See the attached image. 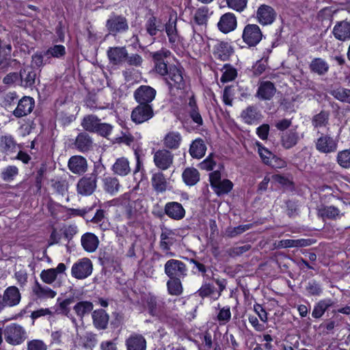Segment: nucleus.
<instances>
[{"mask_svg": "<svg viewBox=\"0 0 350 350\" xmlns=\"http://www.w3.org/2000/svg\"><path fill=\"white\" fill-rule=\"evenodd\" d=\"M156 90L149 85H141L133 94L135 100L139 104H150L155 98Z\"/></svg>", "mask_w": 350, "mask_h": 350, "instance_id": "nucleus-15", "label": "nucleus"}, {"mask_svg": "<svg viewBox=\"0 0 350 350\" xmlns=\"http://www.w3.org/2000/svg\"><path fill=\"white\" fill-rule=\"evenodd\" d=\"M214 55L221 61H226L230 56L228 44L224 42H218L214 48Z\"/></svg>", "mask_w": 350, "mask_h": 350, "instance_id": "nucleus-45", "label": "nucleus"}, {"mask_svg": "<svg viewBox=\"0 0 350 350\" xmlns=\"http://www.w3.org/2000/svg\"><path fill=\"white\" fill-rule=\"evenodd\" d=\"M187 265L176 259L168 260L164 265V272L169 278L183 279L187 275Z\"/></svg>", "mask_w": 350, "mask_h": 350, "instance_id": "nucleus-4", "label": "nucleus"}, {"mask_svg": "<svg viewBox=\"0 0 350 350\" xmlns=\"http://www.w3.org/2000/svg\"><path fill=\"white\" fill-rule=\"evenodd\" d=\"M129 66L139 67L141 66L143 62V58L138 54L129 55L127 53V57L125 61Z\"/></svg>", "mask_w": 350, "mask_h": 350, "instance_id": "nucleus-63", "label": "nucleus"}, {"mask_svg": "<svg viewBox=\"0 0 350 350\" xmlns=\"http://www.w3.org/2000/svg\"><path fill=\"white\" fill-rule=\"evenodd\" d=\"M19 77L21 86L32 88L36 81V73L31 67L27 66L20 70Z\"/></svg>", "mask_w": 350, "mask_h": 350, "instance_id": "nucleus-26", "label": "nucleus"}, {"mask_svg": "<svg viewBox=\"0 0 350 350\" xmlns=\"http://www.w3.org/2000/svg\"><path fill=\"white\" fill-rule=\"evenodd\" d=\"M33 106V99L29 96H24L19 100L13 114L16 118L25 116L31 112Z\"/></svg>", "mask_w": 350, "mask_h": 350, "instance_id": "nucleus-19", "label": "nucleus"}, {"mask_svg": "<svg viewBox=\"0 0 350 350\" xmlns=\"http://www.w3.org/2000/svg\"><path fill=\"white\" fill-rule=\"evenodd\" d=\"M40 278L44 283L51 284L56 280L57 274L54 269H48L41 272Z\"/></svg>", "mask_w": 350, "mask_h": 350, "instance_id": "nucleus-55", "label": "nucleus"}, {"mask_svg": "<svg viewBox=\"0 0 350 350\" xmlns=\"http://www.w3.org/2000/svg\"><path fill=\"white\" fill-rule=\"evenodd\" d=\"M165 80L170 89L174 88L177 90H183L186 85L183 69L176 66L169 67V72L165 76Z\"/></svg>", "mask_w": 350, "mask_h": 350, "instance_id": "nucleus-6", "label": "nucleus"}, {"mask_svg": "<svg viewBox=\"0 0 350 350\" xmlns=\"http://www.w3.org/2000/svg\"><path fill=\"white\" fill-rule=\"evenodd\" d=\"M18 170L16 166L10 165L7 167L2 172V178L5 181H10L18 174Z\"/></svg>", "mask_w": 350, "mask_h": 350, "instance_id": "nucleus-59", "label": "nucleus"}, {"mask_svg": "<svg viewBox=\"0 0 350 350\" xmlns=\"http://www.w3.org/2000/svg\"><path fill=\"white\" fill-rule=\"evenodd\" d=\"M16 146L15 142L11 136H3L0 141V148L3 152L12 151Z\"/></svg>", "mask_w": 350, "mask_h": 350, "instance_id": "nucleus-51", "label": "nucleus"}, {"mask_svg": "<svg viewBox=\"0 0 350 350\" xmlns=\"http://www.w3.org/2000/svg\"><path fill=\"white\" fill-rule=\"evenodd\" d=\"M310 69L319 75H323L328 71L329 65L321 58H314L310 64Z\"/></svg>", "mask_w": 350, "mask_h": 350, "instance_id": "nucleus-41", "label": "nucleus"}, {"mask_svg": "<svg viewBox=\"0 0 350 350\" xmlns=\"http://www.w3.org/2000/svg\"><path fill=\"white\" fill-rule=\"evenodd\" d=\"M109 33L113 36L126 32L129 29L127 19L121 15H113L106 22Z\"/></svg>", "mask_w": 350, "mask_h": 350, "instance_id": "nucleus-12", "label": "nucleus"}, {"mask_svg": "<svg viewBox=\"0 0 350 350\" xmlns=\"http://www.w3.org/2000/svg\"><path fill=\"white\" fill-rule=\"evenodd\" d=\"M228 8L237 12H242L247 6V0H226Z\"/></svg>", "mask_w": 350, "mask_h": 350, "instance_id": "nucleus-56", "label": "nucleus"}, {"mask_svg": "<svg viewBox=\"0 0 350 350\" xmlns=\"http://www.w3.org/2000/svg\"><path fill=\"white\" fill-rule=\"evenodd\" d=\"M237 21L235 15L230 12L223 14L217 23V27L220 31L228 33L236 29Z\"/></svg>", "mask_w": 350, "mask_h": 350, "instance_id": "nucleus-18", "label": "nucleus"}, {"mask_svg": "<svg viewBox=\"0 0 350 350\" xmlns=\"http://www.w3.org/2000/svg\"><path fill=\"white\" fill-rule=\"evenodd\" d=\"M215 292V287L208 283L204 284L200 289L197 291V293L202 298L206 297L213 295Z\"/></svg>", "mask_w": 350, "mask_h": 350, "instance_id": "nucleus-61", "label": "nucleus"}, {"mask_svg": "<svg viewBox=\"0 0 350 350\" xmlns=\"http://www.w3.org/2000/svg\"><path fill=\"white\" fill-rule=\"evenodd\" d=\"M127 50L125 46L109 47L107 54L109 62L116 66L122 65L127 57Z\"/></svg>", "mask_w": 350, "mask_h": 350, "instance_id": "nucleus-16", "label": "nucleus"}, {"mask_svg": "<svg viewBox=\"0 0 350 350\" xmlns=\"http://www.w3.org/2000/svg\"><path fill=\"white\" fill-rule=\"evenodd\" d=\"M171 52L167 49H161L152 54V58L154 62V70L157 73L161 76H166L169 72V67L164 59L168 57Z\"/></svg>", "mask_w": 350, "mask_h": 350, "instance_id": "nucleus-14", "label": "nucleus"}, {"mask_svg": "<svg viewBox=\"0 0 350 350\" xmlns=\"http://www.w3.org/2000/svg\"><path fill=\"white\" fill-rule=\"evenodd\" d=\"M182 141L181 135L176 131L168 132L163 139V146L170 150H176Z\"/></svg>", "mask_w": 350, "mask_h": 350, "instance_id": "nucleus-31", "label": "nucleus"}, {"mask_svg": "<svg viewBox=\"0 0 350 350\" xmlns=\"http://www.w3.org/2000/svg\"><path fill=\"white\" fill-rule=\"evenodd\" d=\"M262 33L260 27L256 24L247 25L243 31L242 38L249 46H256L262 40Z\"/></svg>", "mask_w": 350, "mask_h": 350, "instance_id": "nucleus-11", "label": "nucleus"}, {"mask_svg": "<svg viewBox=\"0 0 350 350\" xmlns=\"http://www.w3.org/2000/svg\"><path fill=\"white\" fill-rule=\"evenodd\" d=\"M93 304L88 301L78 302L73 308L78 317L82 319L85 314L90 313L93 310Z\"/></svg>", "mask_w": 350, "mask_h": 350, "instance_id": "nucleus-44", "label": "nucleus"}, {"mask_svg": "<svg viewBox=\"0 0 350 350\" xmlns=\"http://www.w3.org/2000/svg\"><path fill=\"white\" fill-rule=\"evenodd\" d=\"M337 162L343 168L350 167V150L340 151L337 154Z\"/></svg>", "mask_w": 350, "mask_h": 350, "instance_id": "nucleus-53", "label": "nucleus"}, {"mask_svg": "<svg viewBox=\"0 0 350 350\" xmlns=\"http://www.w3.org/2000/svg\"><path fill=\"white\" fill-rule=\"evenodd\" d=\"M258 21L263 25L271 24L275 19L276 12L271 6L261 5L256 12Z\"/></svg>", "mask_w": 350, "mask_h": 350, "instance_id": "nucleus-17", "label": "nucleus"}, {"mask_svg": "<svg viewBox=\"0 0 350 350\" xmlns=\"http://www.w3.org/2000/svg\"><path fill=\"white\" fill-rule=\"evenodd\" d=\"M315 141V148L319 152L329 154L337 150L338 140L329 134L320 133Z\"/></svg>", "mask_w": 350, "mask_h": 350, "instance_id": "nucleus-3", "label": "nucleus"}, {"mask_svg": "<svg viewBox=\"0 0 350 350\" xmlns=\"http://www.w3.org/2000/svg\"><path fill=\"white\" fill-rule=\"evenodd\" d=\"M329 94L336 100L350 104V89L338 86L331 89Z\"/></svg>", "mask_w": 350, "mask_h": 350, "instance_id": "nucleus-39", "label": "nucleus"}, {"mask_svg": "<svg viewBox=\"0 0 350 350\" xmlns=\"http://www.w3.org/2000/svg\"><path fill=\"white\" fill-rule=\"evenodd\" d=\"M33 293L38 299L54 298L57 293L51 288L40 284L37 281L32 288Z\"/></svg>", "mask_w": 350, "mask_h": 350, "instance_id": "nucleus-35", "label": "nucleus"}, {"mask_svg": "<svg viewBox=\"0 0 350 350\" xmlns=\"http://www.w3.org/2000/svg\"><path fill=\"white\" fill-rule=\"evenodd\" d=\"M184 183L189 186L195 185L200 180V173L194 167H187L183 172Z\"/></svg>", "mask_w": 350, "mask_h": 350, "instance_id": "nucleus-38", "label": "nucleus"}, {"mask_svg": "<svg viewBox=\"0 0 350 350\" xmlns=\"http://www.w3.org/2000/svg\"><path fill=\"white\" fill-rule=\"evenodd\" d=\"M154 116V111L150 104H139L135 107L131 115V120L137 124L148 121Z\"/></svg>", "mask_w": 350, "mask_h": 350, "instance_id": "nucleus-9", "label": "nucleus"}, {"mask_svg": "<svg viewBox=\"0 0 350 350\" xmlns=\"http://www.w3.org/2000/svg\"><path fill=\"white\" fill-rule=\"evenodd\" d=\"M299 140V133L293 129L284 133L281 136V144L285 149H290L294 147Z\"/></svg>", "mask_w": 350, "mask_h": 350, "instance_id": "nucleus-33", "label": "nucleus"}, {"mask_svg": "<svg viewBox=\"0 0 350 350\" xmlns=\"http://www.w3.org/2000/svg\"><path fill=\"white\" fill-rule=\"evenodd\" d=\"M119 180L116 177L107 176L103 179L104 190L111 195L116 194L120 189Z\"/></svg>", "mask_w": 350, "mask_h": 350, "instance_id": "nucleus-42", "label": "nucleus"}, {"mask_svg": "<svg viewBox=\"0 0 350 350\" xmlns=\"http://www.w3.org/2000/svg\"><path fill=\"white\" fill-rule=\"evenodd\" d=\"M236 94V90L234 86H227L225 88L223 94V101L227 105L232 106V96Z\"/></svg>", "mask_w": 350, "mask_h": 350, "instance_id": "nucleus-58", "label": "nucleus"}, {"mask_svg": "<svg viewBox=\"0 0 350 350\" xmlns=\"http://www.w3.org/2000/svg\"><path fill=\"white\" fill-rule=\"evenodd\" d=\"M165 213L171 219L180 220L185 215V210L176 202H167L164 207Z\"/></svg>", "mask_w": 350, "mask_h": 350, "instance_id": "nucleus-22", "label": "nucleus"}, {"mask_svg": "<svg viewBox=\"0 0 350 350\" xmlns=\"http://www.w3.org/2000/svg\"><path fill=\"white\" fill-rule=\"evenodd\" d=\"M174 154L167 149L158 150L154 154V163L161 170L169 169L173 164Z\"/></svg>", "mask_w": 350, "mask_h": 350, "instance_id": "nucleus-13", "label": "nucleus"}, {"mask_svg": "<svg viewBox=\"0 0 350 350\" xmlns=\"http://www.w3.org/2000/svg\"><path fill=\"white\" fill-rule=\"evenodd\" d=\"M312 241L310 239H286L282 240L280 243L283 247H301L310 245Z\"/></svg>", "mask_w": 350, "mask_h": 350, "instance_id": "nucleus-48", "label": "nucleus"}, {"mask_svg": "<svg viewBox=\"0 0 350 350\" xmlns=\"http://www.w3.org/2000/svg\"><path fill=\"white\" fill-rule=\"evenodd\" d=\"M3 297L5 304L12 307L20 303L21 295L18 288L12 286L5 289Z\"/></svg>", "mask_w": 350, "mask_h": 350, "instance_id": "nucleus-27", "label": "nucleus"}, {"mask_svg": "<svg viewBox=\"0 0 350 350\" xmlns=\"http://www.w3.org/2000/svg\"><path fill=\"white\" fill-rule=\"evenodd\" d=\"M81 243L83 248L88 252H94L98 247V238L93 233L86 232L82 235Z\"/></svg>", "mask_w": 350, "mask_h": 350, "instance_id": "nucleus-28", "label": "nucleus"}, {"mask_svg": "<svg viewBox=\"0 0 350 350\" xmlns=\"http://www.w3.org/2000/svg\"><path fill=\"white\" fill-rule=\"evenodd\" d=\"M126 350H146V340L139 334L133 333L125 341Z\"/></svg>", "mask_w": 350, "mask_h": 350, "instance_id": "nucleus-24", "label": "nucleus"}, {"mask_svg": "<svg viewBox=\"0 0 350 350\" xmlns=\"http://www.w3.org/2000/svg\"><path fill=\"white\" fill-rule=\"evenodd\" d=\"M165 32L169 39V42L175 44L179 42L180 37L178 34L176 29V20H169L168 23L165 25Z\"/></svg>", "mask_w": 350, "mask_h": 350, "instance_id": "nucleus-40", "label": "nucleus"}, {"mask_svg": "<svg viewBox=\"0 0 350 350\" xmlns=\"http://www.w3.org/2000/svg\"><path fill=\"white\" fill-rule=\"evenodd\" d=\"M152 185L157 192H163L166 190L167 182L163 173L157 172L152 175Z\"/></svg>", "mask_w": 350, "mask_h": 350, "instance_id": "nucleus-43", "label": "nucleus"}, {"mask_svg": "<svg viewBox=\"0 0 350 350\" xmlns=\"http://www.w3.org/2000/svg\"><path fill=\"white\" fill-rule=\"evenodd\" d=\"M25 334L23 327L15 323L8 325L3 332L5 341L12 345L21 344L25 339Z\"/></svg>", "mask_w": 350, "mask_h": 350, "instance_id": "nucleus-5", "label": "nucleus"}, {"mask_svg": "<svg viewBox=\"0 0 350 350\" xmlns=\"http://www.w3.org/2000/svg\"><path fill=\"white\" fill-rule=\"evenodd\" d=\"M66 54V49L63 45L57 44L54 45L52 47H50L47 49V51L44 53V55L49 57H53L55 58H60Z\"/></svg>", "mask_w": 350, "mask_h": 350, "instance_id": "nucleus-50", "label": "nucleus"}, {"mask_svg": "<svg viewBox=\"0 0 350 350\" xmlns=\"http://www.w3.org/2000/svg\"><path fill=\"white\" fill-rule=\"evenodd\" d=\"M53 187L59 194L64 196L68 191V183L65 180H57L53 184Z\"/></svg>", "mask_w": 350, "mask_h": 350, "instance_id": "nucleus-62", "label": "nucleus"}, {"mask_svg": "<svg viewBox=\"0 0 350 350\" xmlns=\"http://www.w3.org/2000/svg\"><path fill=\"white\" fill-rule=\"evenodd\" d=\"M93 324L98 329H105L107 327L109 317L103 309L96 310L92 312Z\"/></svg>", "mask_w": 350, "mask_h": 350, "instance_id": "nucleus-29", "label": "nucleus"}, {"mask_svg": "<svg viewBox=\"0 0 350 350\" xmlns=\"http://www.w3.org/2000/svg\"><path fill=\"white\" fill-rule=\"evenodd\" d=\"M329 113L327 111H321L319 113L314 115L312 119V124L314 129L317 130V134L321 132L320 129L327 127L329 125Z\"/></svg>", "mask_w": 350, "mask_h": 350, "instance_id": "nucleus-37", "label": "nucleus"}, {"mask_svg": "<svg viewBox=\"0 0 350 350\" xmlns=\"http://www.w3.org/2000/svg\"><path fill=\"white\" fill-rule=\"evenodd\" d=\"M252 224L240 225L237 227H229L226 230V235L228 237H234L248 230Z\"/></svg>", "mask_w": 350, "mask_h": 350, "instance_id": "nucleus-52", "label": "nucleus"}, {"mask_svg": "<svg viewBox=\"0 0 350 350\" xmlns=\"http://www.w3.org/2000/svg\"><path fill=\"white\" fill-rule=\"evenodd\" d=\"M92 269V261L88 258H83L73 264L71 274L77 279L83 280L91 275Z\"/></svg>", "mask_w": 350, "mask_h": 350, "instance_id": "nucleus-8", "label": "nucleus"}, {"mask_svg": "<svg viewBox=\"0 0 350 350\" xmlns=\"http://www.w3.org/2000/svg\"><path fill=\"white\" fill-rule=\"evenodd\" d=\"M69 170L74 174H81L85 173L88 169L86 159L81 156H72L68 163Z\"/></svg>", "mask_w": 350, "mask_h": 350, "instance_id": "nucleus-25", "label": "nucleus"}, {"mask_svg": "<svg viewBox=\"0 0 350 350\" xmlns=\"http://www.w3.org/2000/svg\"><path fill=\"white\" fill-rule=\"evenodd\" d=\"M208 8L207 7H201L198 8L193 16L195 23L198 25H206L208 18Z\"/></svg>", "mask_w": 350, "mask_h": 350, "instance_id": "nucleus-49", "label": "nucleus"}, {"mask_svg": "<svg viewBox=\"0 0 350 350\" xmlns=\"http://www.w3.org/2000/svg\"><path fill=\"white\" fill-rule=\"evenodd\" d=\"M231 319V312L229 306L224 307L220 309L217 314V320L220 324H225L228 323Z\"/></svg>", "mask_w": 350, "mask_h": 350, "instance_id": "nucleus-60", "label": "nucleus"}, {"mask_svg": "<svg viewBox=\"0 0 350 350\" xmlns=\"http://www.w3.org/2000/svg\"><path fill=\"white\" fill-rule=\"evenodd\" d=\"M318 215L323 219H337L345 213L344 210L334 206H321L317 210Z\"/></svg>", "mask_w": 350, "mask_h": 350, "instance_id": "nucleus-21", "label": "nucleus"}, {"mask_svg": "<svg viewBox=\"0 0 350 350\" xmlns=\"http://www.w3.org/2000/svg\"><path fill=\"white\" fill-rule=\"evenodd\" d=\"M241 118L247 124H254L258 122L262 115L260 111L254 106H248L241 113Z\"/></svg>", "mask_w": 350, "mask_h": 350, "instance_id": "nucleus-23", "label": "nucleus"}, {"mask_svg": "<svg viewBox=\"0 0 350 350\" xmlns=\"http://www.w3.org/2000/svg\"><path fill=\"white\" fill-rule=\"evenodd\" d=\"M329 306V304L325 301H321L314 306L312 312V316L316 319L320 318L324 314Z\"/></svg>", "mask_w": 350, "mask_h": 350, "instance_id": "nucleus-57", "label": "nucleus"}, {"mask_svg": "<svg viewBox=\"0 0 350 350\" xmlns=\"http://www.w3.org/2000/svg\"><path fill=\"white\" fill-rule=\"evenodd\" d=\"M276 89L271 81H262L260 83L257 96L262 100H270L275 94Z\"/></svg>", "mask_w": 350, "mask_h": 350, "instance_id": "nucleus-32", "label": "nucleus"}, {"mask_svg": "<svg viewBox=\"0 0 350 350\" xmlns=\"http://www.w3.org/2000/svg\"><path fill=\"white\" fill-rule=\"evenodd\" d=\"M180 278H170L167 282L168 293L172 295L178 296L183 291V285Z\"/></svg>", "mask_w": 350, "mask_h": 350, "instance_id": "nucleus-46", "label": "nucleus"}, {"mask_svg": "<svg viewBox=\"0 0 350 350\" xmlns=\"http://www.w3.org/2000/svg\"><path fill=\"white\" fill-rule=\"evenodd\" d=\"M83 128L89 132L96 133L102 136L109 135L113 126L107 123H100V120L95 115L85 116L81 122Z\"/></svg>", "mask_w": 350, "mask_h": 350, "instance_id": "nucleus-1", "label": "nucleus"}, {"mask_svg": "<svg viewBox=\"0 0 350 350\" xmlns=\"http://www.w3.org/2000/svg\"><path fill=\"white\" fill-rule=\"evenodd\" d=\"M26 350H48V345L42 340L32 339L27 341Z\"/></svg>", "mask_w": 350, "mask_h": 350, "instance_id": "nucleus-54", "label": "nucleus"}, {"mask_svg": "<svg viewBox=\"0 0 350 350\" xmlns=\"http://www.w3.org/2000/svg\"><path fill=\"white\" fill-rule=\"evenodd\" d=\"M112 170L114 174L119 176H126L131 172V167L129 160L125 157H120L116 159L112 166Z\"/></svg>", "mask_w": 350, "mask_h": 350, "instance_id": "nucleus-36", "label": "nucleus"}, {"mask_svg": "<svg viewBox=\"0 0 350 350\" xmlns=\"http://www.w3.org/2000/svg\"><path fill=\"white\" fill-rule=\"evenodd\" d=\"M92 139L88 133H81L76 137L74 146L79 151L85 152L92 148Z\"/></svg>", "mask_w": 350, "mask_h": 350, "instance_id": "nucleus-30", "label": "nucleus"}, {"mask_svg": "<svg viewBox=\"0 0 350 350\" xmlns=\"http://www.w3.org/2000/svg\"><path fill=\"white\" fill-rule=\"evenodd\" d=\"M145 27L147 33L151 36H156L158 31L162 30L160 21L154 16H150L147 20Z\"/></svg>", "mask_w": 350, "mask_h": 350, "instance_id": "nucleus-47", "label": "nucleus"}, {"mask_svg": "<svg viewBox=\"0 0 350 350\" xmlns=\"http://www.w3.org/2000/svg\"><path fill=\"white\" fill-rule=\"evenodd\" d=\"M206 146L204 140L201 138H198L192 142L189 147V154L193 158L201 159L206 152Z\"/></svg>", "mask_w": 350, "mask_h": 350, "instance_id": "nucleus-34", "label": "nucleus"}, {"mask_svg": "<svg viewBox=\"0 0 350 350\" xmlns=\"http://www.w3.org/2000/svg\"><path fill=\"white\" fill-rule=\"evenodd\" d=\"M209 179L211 187L219 196L229 193L233 187V184L230 180H221V174L219 171L210 173Z\"/></svg>", "mask_w": 350, "mask_h": 350, "instance_id": "nucleus-7", "label": "nucleus"}, {"mask_svg": "<svg viewBox=\"0 0 350 350\" xmlns=\"http://www.w3.org/2000/svg\"><path fill=\"white\" fill-rule=\"evenodd\" d=\"M98 172L94 170L90 174H87L80 178L77 184V193L83 196L92 195L97 187Z\"/></svg>", "mask_w": 350, "mask_h": 350, "instance_id": "nucleus-2", "label": "nucleus"}, {"mask_svg": "<svg viewBox=\"0 0 350 350\" xmlns=\"http://www.w3.org/2000/svg\"><path fill=\"white\" fill-rule=\"evenodd\" d=\"M306 291L308 293L314 296L319 295L322 293V288L321 285L316 281H311L308 282L306 286Z\"/></svg>", "mask_w": 350, "mask_h": 350, "instance_id": "nucleus-64", "label": "nucleus"}, {"mask_svg": "<svg viewBox=\"0 0 350 350\" xmlns=\"http://www.w3.org/2000/svg\"><path fill=\"white\" fill-rule=\"evenodd\" d=\"M175 231L167 228H162L160 235L159 247L167 256H174V253L170 252L171 247L177 241Z\"/></svg>", "mask_w": 350, "mask_h": 350, "instance_id": "nucleus-10", "label": "nucleus"}, {"mask_svg": "<svg viewBox=\"0 0 350 350\" xmlns=\"http://www.w3.org/2000/svg\"><path fill=\"white\" fill-rule=\"evenodd\" d=\"M332 33L334 38L340 41L350 40V23L347 21L337 22L333 28Z\"/></svg>", "mask_w": 350, "mask_h": 350, "instance_id": "nucleus-20", "label": "nucleus"}]
</instances>
